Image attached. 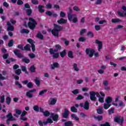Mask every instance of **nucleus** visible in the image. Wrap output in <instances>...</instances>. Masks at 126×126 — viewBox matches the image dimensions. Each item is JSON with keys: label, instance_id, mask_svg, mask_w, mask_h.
Segmentation results:
<instances>
[{"label": "nucleus", "instance_id": "de8ad7c7", "mask_svg": "<svg viewBox=\"0 0 126 126\" xmlns=\"http://www.w3.org/2000/svg\"><path fill=\"white\" fill-rule=\"evenodd\" d=\"M118 106H119V107H125V103H124V101H120L119 102Z\"/></svg>", "mask_w": 126, "mask_h": 126}, {"label": "nucleus", "instance_id": "9b49d317", "mask_svg": "<svg viewBox=\"0 0 126 126\" xmlns=\"http://www.w3.org/2000/svg\"><path fill=\"white\" fill-rule=\"evenodd\" d=\"M18 48L19 49H21V50H25V51H30V45L27 44L24 48H23V46L22 45H18Z\"/></svg>", "mask_w": 126, "mask_h": 126}, {"label": "nucleus", "instance_id": "5fc2aeb1", "mask_svg": "<svg viewBox=\"0 0 126 126\" xmlns=\"http://www.w3.org/2000/svg\"><path fill=\"white\" fill-rule=\"evenodd\" d=\"M4 95H2L1 96H0V103H3V102H4Z\"/></svg>", "mask_w": 126, "mask_h": 126}, {"label": "nucleus", "instance_id": "4be33fe9", "mask_svg": "<svg viewBox=\"0 0 126 126\" xmlns=\"http://www.w3.org/2000/svg\"><path fill=\"white\" fill-rule=\"evenodd\" d=\"M69 111L67 109H65L64 112L63 114V118H66L68 117Z\"/></svg>", "mask_w": 126, "mask_h": 126}, {"label": "nucleus", "instance_id": "1a4fd4ad", "mask_svg": "<svg viewBox=\"0 0 126 126\" xmlns=\"http://www.w3.org/2000/svg\"><path fill=\"white\" fill-rule=\"evenodd\" d=\"M61 49H62V47L60 46V45L57 44L55 45V49L54 50H53L52 48L50 49V54H54L55 52H58V51H59V50H61Z\"/></svg>", "mask_w": 126, "mask_h": 126}, {"label": "nucleus", "instance_id": "09e8293b", "mask_svg": "<svg viewBox=\"0 0 126 126\" xmlns=\"http://www.w3.org/2000/svg\"><path fill=\"white\" fill-rule=\"evenodd\" d=\"M33 109L35 112H39V106L37 105L34 106Z\"/></svg>", "mask_w": 126, "mask_h": 126}, {"label": "nucleus", "instance_id": "37998d69", "mask_svg": "<svg viewBox=\"0 0 126 126\" xmlns=\"http://www.w3.org/2000/svg\"><path fill=\"white\" fill-rule=\"evenodd\" d=\"M11 101V98L9 97V96H8L6 99V102L8 105H9L10 104V102Z\"/></svg>", "mask_w": 126, "mask_h": 126}, {"label": "nucleus", "instance_id": "39448f33", "mask_svg": "<svg viewBox=\"0 0 126 126\" xmlns=\"http://www.w3.org/2000/svg\"><path fill=\"white\" fill-rule=\"evenodd\" d=\"M16 23V22L15 21V20L13 19H11L10 22H8L7 23V31H13V30H14V27H13V25H14V24Z\"/></svg>", "mask_w": 126, "mask_h": 126}, {"label": "nucleus", "instance_id": "b1692460", "mask_svg": "<svg viewBox=\"0 0 126 126\" xmlns=\"http://www.w3.org/2000/svg\"><path fill=\"white\" fill-rule=\"evenodd\" d=\"M112 23H119V22H122V20L118 18H113L111 20Z\"/></svg>", "mask_w": 126, "mask_h": 126}, {"label": "nucleus", "instance_id": "49530a36", "mask_svg": "<svg viewBox=\"0 0 126 126\" xmlns=\"http://www.w3.org/2000/svg\"><path fill=\"white\" fill-rule=\"evenodd\" d=\"M114 111H115V108H111L108 110V113L109 115H111V114H114Z\"/></svg>", "mask_w": 126, "mask_h": 126}, {"label": "nucleus", "instance_id": "7c9ffc66", "mask_svg": "<svg viewBox=\"0 0 126 126\" xmlns=\"http://www.w3.org/2000/svg\"><path fill=\"white\" fill-rule=\"evenodd\" d=\"M87 35L90 38H93L94 37V34L93 33V32H91V31L88 32Z\"/></svg>", "mask_w": 126, "mask_h": 126}, {"label": "nucleus", "instance_id": "69168bd1", "mask_svg": "<svg viewBox=\"0 0 126 126\" xmlns=\"http://www.w3.org/2000/svg\"><path fill=\"white\" fill-rule=\"evenodd\" d=\"M109 84V81L107 80H105L103 81V85H104V86H108Z\"/></svg>", "mask_w": 126, "mask_h": 126}, {"label": "nucleus", "instance_id": "72a5a7b5", "mask_svg": "<svg viewBox=\"0 0 126 126\" xmlns=\"http://www.w3.org/2000/svg\"><path fill=\"white\" fill-rule=\"evenodd\" d=\"M22 61L23 62H24V63H30V60L27 58H24V59H23Z\"/></svg>", "mask_w": 126, "mask_h": 126}, {"label": "nucleus", "instance_id": "4468645a", "mask_svg": "<svg viewBox=\"0 0 126 126\" xmlns=\"http://www.w3.org/2000/svg\"><path fill=\"white\" fill-rule=\"evenodd\" d=\"M80 107H83L85 110H89V102L88 101H86L84 105H83V103L80 104Z\"/></svg>", "mask_w": 126, "mask_h": 126}, {"label": "nucleus", "instance_id": "6e6552de", "mask_svg": "<svg viewBox=\"0 0 126 126\" xmlns=\"http://www.w3.org/2000/svg\"><path fill=\"white\" fill-rule=\"evenodd\" d=\"M114 122L122 125L124 123V118L120 116H116L114 118Z\"/></svg>", "mask_w": 126, "mask_h": 126}, {"label": "nucleus", "instance_id": "6e6d98bb", "mask_svg": "<svg viewBox=\"0 0 126 126\" xmlns=\"http://www.w3.org/2000/svg\"><path fill=\"white\" fill-rule=\"evenodd\" d=\"M72 93L74 94H78V93H79V91L78 89H76L72 91Z\"/></svg>", "mask_w": 126, "mask_h": 126}, {"label": "nucleus", "instance_id": "f704fd0d", "mask_svg": "<svg viewBox=\"0 0 126 126\" xmlns=\"http://www.w3.org/2000/svg\"><path fill=\"white\" fill-rule=\"evenodd\" d=\"M73 124H72V122L71 121H68L65 123V126H72Z\"/></svg>", "mask_w": 126, "mask_h": 126}, {"label": "nucleus", "instance_id": "bf43d9fd", "mask_svg": "<svg viewBox=\"0 0 126 126\" xmlns=\"http://www.w3.org/2000/svg\"><path fill=\"white\" fill-rule=\"evenodd\" d=\"M30 70L32 72H35V67L34 66H32L30 68Z\"/></svg>", "mask_w": 126, "mask_h": 126}, {"label": "nucleus", "instance_id": "a18cd8bd", "mask_svg": "<svg viewBox=\"0 0 126 126\" xmlns=\"http://www.w3.org/2000/svg\"><path fill=\"white\" fill-rule=\"evenodd\" d=\"M47 90H43L42 91H41L39 93V95L41 96V95L44 94L45 93H46V92H47Z\"/></svg>", "mask_w": 126, "mask_h": 126}, {"label": "nucleus", "instance_id": "4c0bfd02", "mask_svg": "<svg viewBox=\"0 0 126 126\" xmlns=\"http://www.w3.org/2000/svg\"><path fill=\"white\" fill-rule=\"evenodd\" d=\"M46 8L48 9H52L53 8V6H52V4L48 3L46 5Z\"/></svg>", "mask_w": 126, "mask_h": 126}, {"label": "nucleus", "instance_id": "79ce46f5", "mask_svg": "<svg viewBox=\"0 0 126 126\" xmlns=\"http://www.w3.org/2000/svg\"><path fill=\"white\" fill-rule=\"evenodd\" d=\"M68 57L72 59L73 58V53H72V51H69L68 53Z\"/></svg>", "mask_w": 126, "mask_h": 126}, {"label": "nucleus", "instance_id": "9d476101", "mask_svg": "<svg viewBox=\"0 0 126 126\" xmlns=\"http://www.w3.org/2000/svg\"><path fill=\"white\" fill-rule=\"evenodd\" d=\"M7 125H9V121H15V118L12 116V114L11 113H9L7 116Z\"/></svg>", "mask_w": 126, "mask_h": 126}, {"label": "nucleus", "instance_id": "dca6fc26", "mask_svg": "<svg viewBox=\"0 0 126 126\" xmlns=\"http://www.w3.org/2000/svg\"><path fill=\"white\" fill-rule=\"evenodd\" d=\"M22 113V110L18 109H16L15 110V114H14V116L16 117V118H19V116L21 115Z\"/></svg>", "mask_w": 126, "mask_h": 126}, {"label": "nucleus", "instance_id": "bb28decb", "mask_svg": "<svg viewBox=\"0 0 126 126\" xmlns=\"http://www.w3.org/2000/svg\"><path fill=\"white\" fill-rule=\"evenodd\" d=\"M53 123V120L52 119H51V118H48L47 121H44L43 122V124L45 126H46V125H47V124H52Z\"/></svg>", "mask_w": 126, "mask_h": 126}, {"label": "nucleus", "instance_id": "338daca9", "mask_svg": "<svg viewBox=\"0 0 126 126\" xmlns=\"http://www.w3.org/2000/svg\"><path fill=\"white\" fill-rule=\"evenodd\" d=\"M64 16H65V13H64V12L61 11L60 12V17H64Z\"/></svg>", "mask_w": 126, "mask_h": 126}, {"label": "nucleus", "instance_id": "423d86ee", "mask_svg": "<svg viewBox=\"0 0 126 126\" xmlns=\"http://www.w3.org/2000/svg\"><path fill=\"white\" fill-rule=\"evenodd\" d=\"M86 53L88 55L90 58H92L93 57V55L94 54L95 57H98L99 56V54L98 53H95V51L94 49H92L91 48H88L86 50Z\"/></svg>", "mask_w": 126, "mask_h": 126}, {"label": "nucleus", "instance_id": "58836bf2", "mask_svg": "<svg viewBox=\"0 0 126 126\" xmlns=\"http://www.w3.org/2000/svg\"><path fill=\"white\" fill-rule=\"evenodd\" d=\"M73 10H74V11H80V9L79 8V7L77 6H74L73 7Z\"/></svg>", "mask_w": 126, "mask_h": 126}, {"label": "nucleus", "instance_id": "aec40b11", "mask_svg": "<svg viewBox=\"0 0 126 126\" xmlns=\"http://www.w3.org/2000/svg\"><path fill=\"white\" fill-rule=\"evenodd\" d=\"M95 43H96V44H97V45H98V50L100 51V50L101 49H102V42L100 40H96L95 41Z\"/></svg>", "mask_w": 126, "mask_h": 126}, {"label": "nucleus", "instance_id": "864d4df0", "mask_svg": "<svg viewBox=\"0 0 126 126\" xmlns=\"http://www.w3.org/2000/svg\"><path fill=\"white\" fill-rule=\"evenodd\" d=\"M20 120H21L22 121H27V118L24 116L21 115Z\"/></svg>", "mask_w": 126, "mask_h": 126}, {"label": "nucleus", "instance_id": "c85d7f7f", "mask_svg": "<svg viewBox=\"0 0 126 126\" xmlns=\"http://www.w3.org/2000/svg\"><path fill=\"white\" fill-rule=\"evenodd\" d=\"M73 68L75 71H79V68L77 67V64L76 63H74L73 64Z\"/></svg>", "mask_w": 126, "mask_h": 126}, {"label": "nucleus", "instance_id": "4d7b16f0", "mask_svg": "<svg viewBox=\"0 0 126 126\" xmlns=\"http://www.w3.org/2000/svg\"><path fill=\"white\" fill-rule=\"evenodd\" d=\"M53 58L54 59H58V58H59V53H55V52H54Z\"/></svg>", "mask_w": 126, "mask_h": 126}, {"label": "nucleus", "instance_id": "7ed1b4c3", "mask_svg": "<svg viewBox=\"0 0 126 126\" xmlns=\"http://www.w3.org/2000/svg\"><path fill=\"white\" fill-rule=\"evenodd\" d=\"M43 115L45 117H49V116L50 115V118H51V119H52L55 122H56V121H58V119H59V115L52 113H50V112L48 111H44L43 112Z\"/></svg>", "mask_w": 126, "mask_h": 126}, {"label": "nucleus", "instance_id": "393cba45", "mask_svg": "<svg viewBox=\"0 0 126 126\" xmlns=\"http://www.w3.org/2000/svg\"><path fill=\"white\" fill-rule=\"evenodd\" d=\"M14 53L16 56H17L18 58H22V55L21 54L19 53V51L18 50H15Z\"/></svg>", "mask_w": 126, "mask_h": 126}, {"label": "nucleus", "instance_id": "a19ab883", "mask_svg": "<svg viewBox=\"0 0 126 126\" xmlns=\"http://www.w3.org/2000/svg\"><path fill=\"white\" fill-rule=\"evenodd\" d=\"M94 29L96 31H100V30H101V26L100 25H95L94 26Z\"/></svg>", "mask_w": 126, "mask_h": 126}, {"label": "nucleus", "instance_id": "f03ea898", "mask_svg": "<svg viewBox=\"0 0 126 126\" xmlns=\"http://www.w3.org/2000/svg\"><path fill=\"white\" fill-rule=\"evenodd\" d=\"M30 22L28 23H25L24 25L26 26V27H29L30 29H32V30H33L34 28H35L36 25H37V23H36V21H35V20L32 18H29Z\"/></svg>", "mask_w": 126, "mask_h": 126}, {"label": "nucleus", "instance_id": "e2e57ef3", "mask_svg": "<svg viewBox=\"0 0 126 126\" xmlns=\"http://www.w3.org/2000/svg\"><path fill=\"white\" fill-rule=\"evenodd\" d=\"M37 38H39V39H42L43 38V35L40 32H38L37 33Z\"/></svg>", "mask_w": 126, "mask_h": 126}, {"label": "nucleus", "instance_id": "e433bc0d", "mask_svg": "<svg viewBox=\"0 0 126 126\" xmlns=\"http://www.w3.org/2000/svg\"><path fill=\"white\" fill-rule=\"evenodd\" d=\"M71 111L73 113H77V109L74 107L72 106L70 108Z\"/></svg>", "mask_w": 126, "mask_h": 126}, {"label": "nucleus", "instance_id": "2eb2a0df", "mask_svg": "<svg viewBox=\"0 0 126 126\" xmlns=\"http://www.w3.org/2000/svg\"><path fill=\"white\" fill-rule=\"evenodd\" d=\"M36 90L33 89V90H31L29 91V92H27L26 95L29 98H32L33 97V94L32 93V92H35Z\"/></svg>", "mask_w": 126, "mask_h": 126}, {"label": "nucleus", "instance_id": "ea45409f", "mask_svg": "<svg viewBox=\"0 0 126 126\" xmlns=\"http://www.w3.org/2000/svg\"><path fill=\"white\" fill-rule=\"evenodd\" d=\"M21 33H26V34H28L29 33V31L26 29H22L21 30Z\"/></svg>", "mask_w": 126, "mask_h": 126}, {"label": "nucleus", "instance_id": "0e129e2a", "mask_svg": "<svg viewBox=\"0 0 126 126\" xmlns=\"http://www.w3.org/2000/svg\"><path fill=\"white\" fill-rule=\"evenodd\" d=\"M32 2L33 4H38L39 3V2L37 0H32Z\"/></svg>", "mask_w": 126, "mask_h": 126}, {"label": "nucleus", "instance_id": "5701e85b", "mask_svg": "<svg viewBox=\"0 0 126 126\" xmlns=\"http://www.w3.org/2000/svg\"><path fill=\"white\" fill-rule=\"evenodd\" d=\"M111 106H112V104L107 103V102H105L103 105V108L105 110H108Z\"/></svg>", "mask_w": 126, "mask_h": 126}, {"label": "nucleus", "instance_id": "412c9836", "mask_svg": "<svg viewBox=\"0 0 126 126\" xmlns=\"http://www.w3.org/2000/svg\"><path fill=\"white\" fill-rule=\"evenodd\" d=\"M66 22H67V20L63 18H61L60 20L58 21V23H59V24H63L64 23H66Z\"/></svg>", "mask_w": 126, "mask_h": 126}, {"label": "nucleus", "instance_id": "8fccbe9b", "mask_svg": "<svg viewBox=\"0 0 126 126\" xmlns=\"http://www.w3.org/2000/svg\"><path fill=\"white\" fill-rule=\"evenodd\" d=\"M71 117L73 118V119H74V120H75V121H78V120H79L78 117L75 116V114H72Z\"/></svg>", "mask_w": 126, "mask_h": 126}, {"label": "nucleus", "instance_id": "c03bdc74", "mask_svg": "<svg viewBox=\"0 0 126 126\" xmlns=\"http://www.w3.org/2000/svg\"><path fill=\"white\" fill-rule=\"evenodd\" d=\"M29 57L30 59H34L36 57V55L33 53H30L29 54Z\"/></svg>", "mask_w": 126, "mask_h": 126}, {"label": "nucleus", "instance_id": "603ef678", "mask_svg": "<svg viewBox=\"0 0 126 126\" xmlns=\"http://www.w3.org/2000/svg\"><path fill=\"white\" fill-rule=\"evenodd\" d=\"M16 74H17V75H20V73H21V69H18L15 71Z\"/></svg>", "mask_w": 126, "mask_h": 126}, {"label": "nucleus", "instance_id": "3c124183", "mask_svg": "<svg viewBox=\"0 0 126 126\" xmlns=\"http://www.w3.org/2000/svg\"><path fill=\"white\" fill-rule=\"evenodd\" d=\"M86 40V37H81L79 38V42H84V41Z\"/></svg>", "mask_w": 126, "mask_h": 126}, {"label": "nucleus", "instance_id": "20e7f679", "mask_svg": "<svg viewBox=\"0 0 126 126\" xmlns=\"http://www.w3.org/2000/svg\"><path fill=\"white\" fill-rule=\"evenodd\" d=\"M62 30V27L58 26V25L54 24V29L51 31V33L53 36L58 37L59 36V31Z\"/></svg>", "mask_w": 126, "mask_h": 126}, {"label": "nucleus", "instance_id": "f257e3e1", "mask_svg": "<svg viewBox=\"0 0 126 126\" xmlns=\"http://www.w3.org/2000/svg\"><path fill=\"white\" fill-rule=\"evenodd\" d=\"M90 99L92 101H96V96L98 98V101L100 103H104V99H105V93L103 92L99 93L95 92H90Z\"/></svg>", "mask_w": 126, "mask_h": 126}, {"label": "nucleus", "instance_id": "a878e982", "mask_svg": "<svg viewBox=\"0 0 126 126\" xmlns=\"http://www.w3.org/2000/svg\"><path fill=\"white\" fill-rule=\"evenodd\" d=\"M103 106H99L98 109H97V112L98 114H99V115L103 114Z\"/></svg>", "mask_w": 126, "mask_h": 126}, {"label": "nucleus", "instance_id": "f3484780", "mask_svg": "<svg viewBox=\"0 0 126 126\" xmlns=\"http://www.w3.org/2000/svg\"><path fill=\"white\" fill-rule=\"evenodd\" d=\"M58 67H60V64L57 62L53 63L51 65V68L52 69H55V68H58Z\"/></svg>", "mask_w": 126, "mask_h": 126}, {"label": "nucleus", "instance_id": "ddd939ff", "mask_svg": "<svg viewBox=\"0 0 126 126\" xmlns=\"http://www.w3.org/2000/svg\"><path fill=\"white\" fill-rule=\"evenodd\" d=\"M58 99L57 98H51L48 101L49 105H55L57 103Z\"/></svg>", "mask_w": 126, "mask_h": 126}, {"label": "nucleus", "instance_id": "f8f14e48", "mask_svg": "<svg viewBox=\"0 0 126 126\" xmlns=\"http://www.w3.org/2000/svg\"><path fill=\"white\" fill-rule=\"evenodd\" d=\"M28 42L32 45V50L33 52L36 50V48H35V45H34V41H33L31 38L28 39L27 40Z\"/></svg>", "mask_w": 126, "mask_h": 126}, {"label": "nucleus", "instance_id": "774afa93", "mask_svg": "<svg viewBox=\"0 0 126 126\" xmlns=\"http://www.w3.org/2000/svg\"><path fill=\"white\" fill-rule=\"evenodd\" d=\"M100 126H110V124H109L108 123H106L104 124H100Z\"/></svg>", "mask_w": 126, "mask_h": 126}, {"label": "nucleus", "instance_id": "c9c22d12", "mask_svg": "<svg viewBox=\"0 0 126 126\" xmlns=\"http://www.w3.org/2000/svg\"><path fill=\"white\" fill-rule=\"evenodd\" d=\"M21 68L22 71H24V72H25V73L28 74V72L27 71V70L26 69V67L25 66H22Z\"/></svg>", "mask_w": 126, "mask_h": 126}, {"label": "nucleus", "instance_id": "680f3d73", "mask_svg": "<svg viewBox=\"0 0 126 126\" xmlns=\"http://www.w3.org/2000/svg\"><path fill=\"white\" fill-rule=\"evenodd\" d=\"M17 3L18 5H21V4H23V1L21 0H18Z\"/></svg>", "mask_w": 126, "mask_h": 126}, {"label": "nucleus", "instance_id": "6ab92c4d", "mask_svg": "<svg viewBox=\"0 0 126 126\" xmlns=\"http://www.w3.org/2000/svg\"><path fill=\"white\" fill-rule=\"evenodd\" d=\"M105 102L108 104H111L112 103V101H113V98L110 96H108L105 98Z\"/></svg>", "mask_w": 126, "mask_h": 126}, {"label": "nucleus", "instance_id": "c756f323", "mask_svg": "<svg viewBox=\"0 0 126 126\" xmlns=\"http://www.w3.org/2000/svg\"><path fill=\"white\" fill-rule=\"evenodd\" d=\"M35 84H36V85L37 86H40V79H39V78H35Z\"/></svg>", "mask_w": 126, "mask_h": 126}, {"label": "nucleus", "instance_id": "2f4dec72", "mask_svg": "<svg viewBox=\"0 0 126 126\" xmlns=\"http://www.w3.org/2000/svg\"><path fill=\"white\" fill-rule=\"evenodd\" d=\"M24 9L26 10V12L28 15H31L32 14V10L31 9H26L25 8Z\"/></svg>", "mask_w": 126, "mask_h": 126}, {"label": "nucleus", "instance_id": "052dcab7", "mask_svg": "<svg viewBox=\"0 0 126 126\" xmlns=\"http://www.w3.org/2000/svg\"><path fill=\"white\" fill-rule=\"evenodd\" d=\"M27 87H29V88H32L33 87V84L31 82H29L27 84Z\"/></svg>", "mask_w": 126, "mask_h": 126}, {"label": "nucleus", "instance_id": "cd10ccee", "mask_svg": "<svg viewBox=\"0 0 126 126\" xmlns=\"http://www.w3.org/2000/svg\"><path fill=\"white\" fill-rule=\"evenodd\" d=\"M43 8H44L43 6H42L41 5H39L38 6V11H39L40 12V13H43V12H44V11H45V10Z\"/></svg>", "mask_w": 126, "mask_h": 126}, {"label": "nucleus", "instance_id": "473e14b6", "mask_svg": "<svg viewBox=\"0 0 126 126\" xmlns=\"http://www.w3.org/2000/svg\"><path fill=\"white\" fill-rule=\"evenodd\" d=\"M66 55V51L65 50H63V51L60 52V56L62 58H63Z\"/></svg>", "mask_w": 126, "mask_h": 126}, {"label": "nucleus", "instance_id": "a211bd4d", "mask_svg": "<svg viewBox=\"0 0 126 126\" xmlns=\"http://www.w3.org/2000/svg\"><path fill=\"white\" fill-rule=\"evenodd\" d=\"M46 14L49 16H54V17H57L58 15L54 12H52L50 11H47L46 12Z\"/></svg>", "mask_w": 126, "mask_h": 126}, {"label": "nucleus", "instance_id": "13d9d810", "mask_svg": "<svg viewBox=\"0 0 126 126\" xmlns=\"http://www.w3.org/2000/svg\"><path fill=\"white\" fill-rule=\"evenodd\" d=\"M8 47H12V46H13V40H10L8 44Z\"/></svg>", "mask_w": 126, "mask_h": 126}, {"label": "nucleus", "instance_id": "0eeeda50", "mask_svg": "<svg viewBox=\"0 0 126 126\" xmlns=\"http://www.w3.org/2000/svg\"><path fill=\"white\" fill-rule=\"evenodd\" d=\"M68 19L69 21H71L73 23H76L78 21V19L77 18V16L76 15L73 14H70L68 13L67 14Z\"/></svg>", "mask_w": 126, "mask_h": 126}]
</instances>
